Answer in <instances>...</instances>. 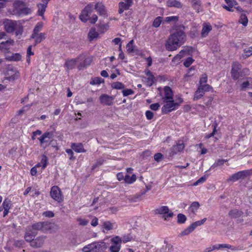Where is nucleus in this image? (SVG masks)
Wrapping results in <instances>:
<instances>
[{
    "mask_svg": "<svg viewBox=\"0 0 252 252\" xmlns=\"http://www.w3.org/2000/svg\"><path fill=\"white\" fill-rule=\"evenodd\" d=\"M185 148L184 144L181 141H179L176 145L173 146L170 149V155L174 156L178 152L182 151Z\"/></svg>",
    "mask_w": 252,
    "mask_h": 252,
    "instance_id": "obj_13",
    "label": "nucleus"
},
{
    "mask_svg": "<svg viewBox=\"0 0 252 252\" xmlns=\"http://www.w3.org/2000/svg\"><path fill=\"white\" fill-rule=\"evenodd\" d=\"M38 7V15L41 16L43 17L44 13L46 10V8L47 7L46 5L43 4L41 3H39L37 4Z\"/></svg>",
    "mask_w": 252,
    "mask_h": 252,
    "instance_id": "obj_33",
    "label": "nucleus"
},
{
    "mask_svg": "<svg viewBox=\"0 0 252 252\" xmlns=\"http://www.w3.org/2000/svg\"><path fill=\"white\" fill-rule=\"evenodd\" d=\"M225 161H226V160L225 159H219L213 164L212 167L215 168L218 166L222 165Z\"/></svg>",
    "mask_w": 252,
    "mask_h": 252,
    "instance_id": "obj_54",
    "label": "nucleus"
},
{
    "mask_svg": "<svg viewBox=\"0 0 252 252\" xmlns=\"http://www.w3.org/2000/svg\"><path fill=\"white\" fill-rule=\"evenodd\" d=\"M16 21L11 20H6L3 22L4 28L6 32L12 33L14 32V27L16 23Z\"/></svg>",
    "mask_w": 252,
    "mask_h": 252,
    "instance_id": "obj_11",
    "label": "nucleus"
},
{
    "mask_svg": "<svg viewBox=\"0 0 252 252\" xmlns=\"http://www.w3.org/2000/svg\"><path fill=\"white\" fill-rule=\"evenodd\" d=\"M194 62V60L191 58H188L184 62V65L186 67H189Z\"/></svg>",
    "mask_w": 252,
    "mask_h": 252,
    "instance_id": "obj_52",
    "label": "nucleus"
},
{
    "mask_svg": "<svg viewBox=\"0 0 252 252\" xmlns=\"http://www.w3.org/2000/svg\"><path fill=\"white\" fill-rule=\"evenodd\" d=\"M154 212L156 214L162 215V218L165 220L173 216V213L170 211L169 208L166 206H160L155 209Z\"/></svg>",
    "mask_w": 252,
    "mask_h": 252,
    "instance_id": "obj_3",
    "label": "nucleus"
},
{
    "mask_svg": "<svg viewBox=\"0 0 252 252\" xmlns=\"http://www.w3.org/2000/svg\"><path fill=\"white\" fill-rule=\"evenodd\" d=\"M155 77L154 76L148 77L146 80V83L148 86H151L154 83Z\"/></svg>",
    "mask_w": 252,
    "mask_h": 252,
    "instance_id": "obj_56",
    "label": "nucleus"
},
{
    "mask_svg": "<svg viewBox=\"0 0 252 252\" xmlns=\"http://www.w3.org/2000/svg\"><path fill=\"white\" fill-rule=\"evenodd\" d=\"M161 22L162 18L160 16L157 17L154 20L152 26L154 27L158 28L160 25Z\"/></svg>",
    "mask_w": 252,
    "mask_h": 252,
    "instance_id": "obj_44",
    "label": "nucleus"
},
{
    "mask_svg": "<svg viewBox=\"0 0 252 252\" xmlns=\"http://www.w3.org/2000/svg\"><path fill=\"white\" fill-rule=\"evenodd\" d=\"M131 6L130 5H128V3L121 1L119 3V13L120 14H122L124 10L129 9V7Z\"/></svg>",
    "mask_w": 252,
    "mask_h": 252,
    "instance_id": "obj_28",
    "label": "nucleus"
},
{
    "mask_svg": "<svg viewBox=\"0 0 252 252\" xmlns=\"http://www.w3.org/2000/svg\"><path fill=\"white\" fill-rule=\"evenodd\" d=\"M47 161H48L47 157L44 155H42V158H41V159L40 161V163H41L42 167L43 169L45 168V167H46L47 164Z\"/></svg>",
    "mask_w": 252,
    "mask_h": 252,
    "instance_id": "obj_47",
    "label": "nucleus"
},
{
    "mask_svg": "<svg viewBox=\"0 0 252 252\" xmlns=\"http://www.w3.org/2000/svg\"><path fill=\"white\" fill-rule=\"evenodd\" d=\"M250 171L249 170H243L238 172L229 177L227 179L228 182H235L240 179H243L249 175Z\"/></svg>",
    "mask_w": 252,
    "mask_h": 252,
    "instance_id": "obj_7",
    "label": "nucleus"
},
{
    "mask_svg": "<svg viewBox=\"0 0 252 252\" xmlns=\"http://www.w3.org/2000/svg\"><path fill=\"white\" fill-rule=\"evenodd\" d=\"M93 7V5L91 4H88L87 5L83 10L82 11L81 15L83 16H85L86 17L89 18L90 14L92 11V8Z\"/></svg>",
    "mask_w": 252,
    "mask_h": 252,
    "instance_id": "obj_30",
    "label": "nucleus"
},
{
    "mask_svg": "<svg viewBox=\"0 0 252 252\" xmlns=\"http://www.w3.org/2000/svg\"><path fill=\"white\" fill-rule=\"evenodd\" d=\"M252 81V78H248L247 80L244 82L243 83L242 85V87L243 88H246L248 87H250V81Z\"/></svg>",
    "mask_w": 252,
    "mask_h": 252,
    "instance_id": "obj_62",
    "label": "nucleus"
},
{
    "mask_svg": "<svg viewBox=\"0 0 252 252\" xmlns=\"http://www.w3.org/2000/svg\"><path fill=\"white\" fill-rule=\"evenodd\" d=\"M136 176L134 174L131 176L126 175L125 177L124 180L126 183L130 184L134 183L136 180Z\"/></svg>",
    "mask_w": 252,
    "mask_h": 252,
    "instance_id": "obj_34",
    "label": "nucleus"
},
{
    "mask_svg": "<svg viewBox=\"0 0 252 252\" xmlns=\"http://www.w3.org/2000/svg\"><path fill=\"white\" fill-rule=\"evenodd\" d=\"M14 41L12 39L7 40L5 42H2L0 43V51L4 52H8L10 46L14 45Z\"/></svg>",
    "mask_w": 252,
    "mask_h": 252,
    "instance_id": "obj_15",
    "label": "nucleus"
},
{
    "mask_svg": "<svg viewBox=\"0 0 252 252\" xmlns=\"http://www.w3.org/2000/svg\"><path fill=\"white\" fill-rule=\"evenodd\" d=\"M150 189V188L148 187V186H146V189L144 191H141L140 193L139 194H137L134 198L136 199H139L141 196L144 195V194H146V193L149 191V190ZM135 201H137V200H135Z\"/></svg>",
    "mask_w": 252,
    "mask_h": 252,
    "instance_id": "obj_53",
    "label": "nucleus"
},
{
    "mask_svg": "<svg viewBox=\"0 0 252 252\" xmlns=\"http://www.w3.org/2000/svg\"><path fill=\"white\" fill-rule=\"evenodd\" d=\"M160 107V105L158 103H156L152 104L150 105V108L153 110H158Z\"/></svg>",
    "mask_w": 252,
    "mask_h": 252,
    "instance_id": "obj_64",
    "label": "nucleus"
},
{
    "mask_svg": "<svg viewBox=\"0 0 252 252\" xmlns=\"http://www.w3.org/2000/svg\"><path fill=\"white\" fill-rule=\"evenodd\" d=\"M104 160L102 158L98 159L96 163L93 166V169H94L102 165L103 163Z\"/></svg>",
    "mask_w": 252,
    "mask_h": 252,
    "instance_id": "obj_61",
    "label": "nucleus"
},
{
    "mask_svg": "<svg viewBox=\"0 0 252 252\" xmlns=\"http://www.w3.org/2000/svg\"><path fill=\"white\" fill-rule=\"evenodd\" d=\"M133 43V40H131L126 45V51L128 53H131L133 52L134 47Z\"/></svg>",
    "mask_w": 252,
    "mask_h": 252,
    "instance_id": "obj_41",
    "label": "nucleus"
},
{
    "mask_svg": "<svg viewBox=\"0 0 252 252\" xmlns=\"http://www.w3.org/2000/svg\"><path fill=\"white\" fill-rule=\"evenodd\" d=\"M225 1L229 7H235V6L237 4L235 0H225Z\"/></svg>",
    "mask_w": 252,
    "mask_h": 252,
    "instance_id": "obj_59",
    "label": "nucleus"
},
{
    "mask_svg": "<svg viewBox=\"0 0 252 252\" xmlns=\"http://www.w3.org/2000/svg\"><path fill=\"white\" fill-rule=\"evenodd\" d=\"M65 152L69 155V159L73 160L75 159V157H73V152L72 149H67L65 150Z\"/></svg>",
    "mask_w": 252,
    "mask_h": 252,
    "instance_id": "obj_63",
    "label": "nucleus"
},
{
    "mask_svg": "<svg viewBox=\"0 0 252 252\" xmlns=\"http://www.w3.org/2000/svg\"><path fill=\"white\" fill-rule=\"evenodd\" d=\"M77 60L79 62L78 68L79 69H82L90 65L93 61V57H89L86 58L84 54H82L78 56Z\"/></svg>",
    "mask_w": 252,
    "mask_h": 252,
    "instance_id": "obj_5",
    "label": "nucleus"
},
{
    "mask_svg": "<svg viewBox=\"0 0 252 252\" xmlns=\"http://www.w3.org/2000/svg\"><path fill=\"white\" fill-rule=\"evenodd\" d=\"M245 56L247 58L252 55V46L244 50Z\"/></svg>",
    "mask_w": 252,
    "mask_h": 252,
    "instance_id": "obj_57",
    "label": "nucleus"
},
{
    "mask_svg": "<svg viewBox=\"0 0 252 252\" xmlns=\"http://www.w3.org/2000/svg\"><path fill=\"white\" fill-rule=\"evenodd\" d=\"M46 236H39L31 242V246L33 248H40L44 244Z\"/></svg>",
    "mask_w": 252,
    "mask_h": 252,
    "instance_id": "obj_16",
    "label": "nucleus"
},
{
    "mask_svg": "<svg viewBox=\"0 0 252 252\" xmlns=\"http://www.w3.org/2000/svg\"><path fill=\"white\" fill-rule=\"evenodd\" d=\"M243 212L237 209L232 210L230 211L228 214L229 216L234 218H239L241 216Z\"/></svg>",
    "mask_w": 252,
    "mask_h": 252,
    "instance_id": "obj_32",
    "label": "nucleus"
},
{
    "mask_svg": "<svg viewBox=\"0 0 252 252\" xmlns=\"http://www.w3.org/2000/svg\"><path fill=\"white\" fill-rule=\"evenodd\" d=\"M207 82V76L206 74H203L200 77L199 80V85H204L206 84V82Z\"/></svg>",
    "mask_w": 252,
    "mask_h": 252,
    "instance_id": "obj_58",
    "label": "nucleus"
},
{
    "mask_svg": "<svg viewBox=\"0 0 252 252\" xmlns=\"http://www.w3.org/2000/svg\"><path fill=\"white\" fill-rule=\"evenodd\" d=\"M111 242L113 245L121 246L122 240L119 236H117L111 239Z\"/></svg>",
    "mask_w": 252,
    "mask_h": 252,
    "instance_id": "obj_39",
    "label": "nucleus"
},
{
    "mask_svg": "<svg viewBox=\"0 0 252 252\" xmlns=\"http://www.w3.org/2000/svg\"><path fill=\"white\" fill-rule=\"evenodd\" d=\"M5 59L9 61H19L21 59V56L19 53L12 54L11 55L6 56Z\"/></svg>",
    "mask_w": 252,
    "mask_h": 252,
    "instance_id": "obj_29",
    "label": "nucleus"
},
{
    "mask_svg": "<svg viewBox=\"0 0 252 252\" xmlns=\"http://www.w3.org/2000/svg\"><path fill=\"white\" fill-rule=\"evenodd\" d=\"M25 5V3L22 1L17 0L15 1L13 3L14 11L15 13L18 15L21 11V9L23 8Z\"/></svg>",
    "mask_w": 252,
    "mask_h": 252,
    "instance_id": "obj_21",
    "label": "nucleus"
},
{
    "mask_svg": "<svg viewBox=\"0 0 252 252\" xmlns=\"http://www.w3.org/2000/svg\"><path fill=\"white\" fill-rule=\"evenodd\" d=\"M48 223L46 222H38L32 225L33 230H42L44 231L47 229Z\"/></svg>",
    "mask_w": 252,
    "mask_h": 252,
    "instance_id": "obj_17",
    "label": "nucleus"
},
{
    "mask_svg": "<svg viewBox=\"0 0 252 252\" xmlns=\"http://www.w3.org/2000/svg\"><path fill=\"white\" fill-rule=\"evenodd\" d=\"M166 5L168 7H174L177 8H180L182 7L181 3L177 0H167Z\"/></svg>",
    "mask_w": 252,
    "mask_h": 252,
    "instance_id": "obj_24",
    "label": "nucleus"
},
{
    "mask_svg": "<svg viewBox=\"0 0 252 252\" xmlns=\"http://www.w3.org/2000/svg\"><path fill=\"white\" fill-rule=\"evenodd\" d=\"M30 38L34 40L33 46H35L46 38V34L45 33L32 34Z\"/></svg>",
    "mask_w": 252,
    "mask_h": 252,
    "instance_id": "obj_14",
    "label": "nucleus"
},
{
    "mask_svg": "<svg viewBox=\"0 0 252 252\" xmlns=\"http://www.w3.org/2000/svg\"><path fill=\"white\" fill-rule=\"evenodd\" d=\"M32 12V10L31 8L26 7L25 5L21 9V11L19 13L18 15H28Z\"/></svg>",
    "mask_w": 252,
    "mask_h": 252,
    "instance_id": "obj_43",
    "label": "nucleus"
},
{
    "mask_svg": "<svg viewBox=\"0 0 252 252\" xmlns=\"http://www.w3.org/2000/svg\"><path fill=\"white\" fill-rule=\"evenodd\" d=\"M108 24H100L99 25V30L101 32H104L109 29Z\"/></svg>",
    "mask_w": 252,
    "mask_h": 252,
    "instance_id": "obj_46",
    "label": "nucleus"
},
{
    "mask_svg": "<svg viewBox=\"0 0 252 252\" xmlns=\"http://www.w3.org/2000/svg\"><path fill=\"white\" fill-rule=\"evenodd\" d=\"M190 2L193 8L197 12H199L201 8L200 1L199 0H190Z\"/></svg>",
    "mask_w": 252,
    "mask_h": 252,
    "instance_id": "obj_31",
    "label": "nucleus"
},
{
    "mask_svg": "<svg viewBox=\"0 0 252 252\" xmlns=\"http://www.w3.org/2000/svg\"><path fill=\"white\" fill-rule=\"evenodd\" d=\"M111 87L113 89L121 90L125 88V85L121 82H114L111 84Z\"/></svg>",
    "mask_w": 252,
    "mask_h": 252,
    "instance_id": "obj_38",
    "label": "nucleus"
},
{
    "mask_svg": "<svg viewBox=\"0 0 252 252\" xmlns=\"http://www.w3.org/2000/svg\"><path fill=\"white\" fill-rule=\"evenodd\" d=\"M50 195L54 200L60 203L63 200V197L60 188L57 186H54L51 188Z\"/></svg>",
    "mask_w": 252,
    "mask_h": 252,
    "instance_id": "obj_4",
    "label": "nucleus"
},
{
    "mask_svg": "<svg viewBox=\"0 0 252 252\" xmlns=\"http://www.w3.org/2000/svg\"><path fill=\"white\" fill-rule=\"evenodd\" d=\"M10 201L8 199H5L2 205V208L4 210H9L10 209Z\"/></svg>",
    "mask_w": 252,
    "mask_h": 252,
    "instance_id": "obj_49",
    "label": "nucleus"
},
{
    "mask_svg": "<svg viewBox=\"0 0 252 252\" xmlns=\"http://www.w3.org/2000/svg\"><path fill=\"white\" fill-rule=\"evenodd\" d=\"M193 229L190 225L188 228L185 229L184 231H183L179 235V236H183L185 235H188L189 234H190L191 232L193 231Z\"/></svg>",
    "mask_w": 252,
    "mask_h": 252,
    "instance_id": "obj_42",
    "label": "nucleus"
},
{
    "mask_svg": "<svg viewBox=\"0 0 252 252\" xmlns=\"http://www.w3.org/2000/svg\"><path fill=\"white\" fill-rule=\"evenodd\" d=\"M198 88H201L200 90L204 94L206 92H209L212 90V87L208 84L199 85Z\"/></svg>",
    "mask_w": 252,
    "mask_h": 252,
    "instance_id": "obj_40",
    "label": "nucleus"
},
{
    "mask_svg": "<svg viewBox=\"0 0 252 252\" xmlns=\"http://www.w3.org/2000/svg\"><path fill=\"white\" fill-rule=\"evenodd\" d=\"M122 93L124 96H126L134 94L133 91L131 89L124 90L123 91Z\"/></svg>",
    "mask_w": 252,
    "mask_h": 252,
    "instance_id": "obj_60",
    "label": "nucleus"
},
{
    "mask_svg": "<svg viewBox=\"0 0 252 252\" xmlns=\"http://www.w3.org/2000/svg\"><path fill=\"white\" fill-rule=\"evenodd\" d=\"M177 218H178V222L179 223H183L186 221V220H187V218H186V217L185 216V215H184L182 214H178Z\"/></svg>",
    "mask_w": 252,
    "mask_h": 252,
    "instance_id": "obj_50",
    "label": "nucleus"
},
{
    "mask_svg": "<svg viewBox=\"0 0 252 252\" xmlns=\"http://www.w3.org/2000/svg\"><path fill=\"white\" fill-rule=\"evenodd\" d=\"M70 146L71 149L77 153H85L86 152L81 143H72Z\"/></svg>",
    "mask_w": 252,
    "mask_h": 252,
    "instance_id": "obj_20",
    "label": "nucleus"
},
{
    "mask_svg": "<svg viewBox=\"0 0 252 252\" xmlns=\"http://www.w3.org/2000/svg\"><path fill=\"white\" fill-rule=\"evenodd\" d=\"M77 61V58L66 60L64 65L67 69H72L75 67Z\"/></svg>",
    "mask_w": 252,
    "mask_h": 252,
    "instance_id": "obj_27",
    "label": "nucleus"
},
{
    "mask_svg": "<svg viewBox=\"0 0 252 252\" xmlns=\"http://www.w3.org/2000/svg\"><path fill=\"white\" fill-rule=\"evenodd\" d=\"M42 28L43 23L42 22H38L33 30L32 34L40 33V32L42 30Z\"/></svg>",
    "mask_w": 252,
    "mask_h": 252,
    "instance_id": "obj_36",
    "label": "nucleus"
},
{
    "mask_svg": "<svg viewBox=\"0 0 252 252\" xmlns=\"http://www.w3.org/2000/svg\"><path fill=\"white\" fill-rule=\"evenodd\" d=\"M98 35V32L94 29H91L88 33V37L90 40H93Z\"/></svg>",
    "mask_w": 252,
    "mask_h": 252,
    "instance_id": "obj_35",
    "label": "nucleus"
},
{
    "mask_svg": "<svg viewBox=\"0 0 252 252\" xmlns=\"http://www.w3.org/2000/svg\"><path fill=\"white\" fill-rule=\"evenodd\" d=\"M53 137L54 133L48 131L44 132L38 139L40 141L41 146H43L44 145L47 146L50 144V142L53 139Z\"/></svg>",
    "mask_w": 252,
    "mask_h": 252,
    "instance_id": "obj_6",
    "label": "nucleus"
},
{
    "mask_svg": "<svg viewBox=\"0 0 252 252\" xmlns=\"http://www.w3.org/2000/svg\"><path fill=\"white\" fill-rule=\"evenodd\" d=\"M77 220L79 224L82 226H86L89 222V221L87 220L81 218H78Z\"/></svg>",
    "mask_w": 252,
    "mask_h": 252,
    "instance_id": "obj_55",
    "label": "nucleus"
},
{
    "mask_svg": "<svg viewBox=\"0 0 252 252\" xmlns=\"http://www.w3.org/2000/svg\"><path fill=\"white\" fill-rule=\"evenodd\" d=\"M212 30V26L209 23H204L201 32V36L202 37H206Z\"/></svg>",
    "mask_w": 252,
    "mask_h": 252,
    "instance_id": "obj_19",
    "label": "nucleus"
},
{
    "mask_svg": "<svg viewBox=\"0 0 252 252\" xmlns=\"http://www.w3.org/2000/svg\"><path fill=\"white\" fill-rule=\"evenodd\" d=\"M163 102L166 103V104L162 106L161 110L162 113L164 114H167L171 112L179 106V104L175 102L173 100Z\"/></svg>",
    "mask_w": 252,
    "mask_h": 252,
    "instance_id": "obj_8",
    "label": "nucleus"
},
{
    "mask_svg": "<svg viewBox=\"0 0 252 252\" xmlns=\"http://www.w3.org/2000/svg\"><path fill=\"white\" fill-rule=\"evenodd\" d=\"M185 37V33L182 30H177L170 34L166 40L165 44L166 49L169 51L176 50L184 43Z\"/></svg>",
    "mask_w": 252,
    "mask_h": 252,
    "instance_id": "obj_1",
    "label": "nucleus"
},
{
    "mask_svg": "<svg viewBox=\"0 0 252 252\" xmlns=\"http://www.w3.org/2000/svg\"><path fill=\"white\" fill-rule=\"evenodd\" d=\"M121 246L113 245L110 246L109 251L110 252H119L121 249Z\"/></svg>",
    "mask_w": 252,
    "mask_h": 252,
    "instance_id": "obj_51",
    "label": "nucleus"
},
{
    "mask_svg": "<svg viewBox=\"0 0 252 252\" xmlns=\"http://www.w3.org/2000/svg\"><path fill=\"white\" fill-rule=\"evenodd\" d=\"M213 248L214 249V250H218L222 248L229 249L232 250V251H237L239 250L237 248L232 246L230 245L227 244L215 245H213Z\"/></svg>",
    "mask_w": 252,
    "mask_h": 252,
    "instance_id": "obj_23",
    "label": "nucleus"
},
{
    "mask_svg": "<svg viewBox=\"0 0 252 252\" xmlns=\"http://www.w3.org/2000/svg\"><path fill=\"white\" fill-rule=\"evenodd\" d=\"M199 203L198 202L195 201L191 203L190 208L192 213H195L199 207Z\"/></svg>",
    "mask_w": 252,
    "mask_h": 252,
    "instance_id": "obj_45",
    "label": "nucleus"
},
{
    "mask_svg": "<svg viewBox=\"0 0 252 252\" xmlns=\"http://www.w3.org/2000/svg\"><path fill=\"white\" fill-rule=\"evenodd\" d=\"M239 22L242 24L244 26H246L248 22V19L245 14H241L239 20Z\"/></svg>",
    "mask_w": 252,
    "mask_h": 252,
    "instance_id": "obj_48",
    "label": "nucleus"
},
{
    "mask_svg": "<svg viewBox=\"0 0 252 252\" xmlns=\"http://www.w3.org/2000/svg\"><path fill=\"white\" fill-rule=\"evenodd\" d=\"M164 96L163 97V101H168L169 100H173V94L171 89L168 87L166 86L164 89Z\"/></svg>",
    "mask_w": 252,
    "mask_h": 252,
    "instance_id": "obj_18",
    "label": "nucleus"
},
{
    "mask_svg": "<svg viewBox=\"0 0 252 252\" xmlns=\"http://www.w3.org/2000/svg\"><path fill=\"white\" fill-rule=\"evenodd\" d=\"M107 248L106 243L100 241L86 246L83 248L82 251L83 252H101Z\"/></svg>",
    "mask_w": 252,
    "mask_h": 252,
    "instance_id": "obj_2",
    "label": "nucleus"
},
{
    "mask_svg": "<svg viewBox=\"0 0 252 252\" xmlns=\"http://www.w3.org/2000/svg\"><path fill=\"white\" fill-rule=\"evenodd\" d=\"M95 9L99 13V15L105 16L106 11L104 5L102 3L97 2L95 5Z\"/></svg>",
    "mask_w": 252,
    "mask_h": 252,
    "instance_id": "obj_25",
    "label": "nucleus"
},
{
    "mask_svg": "<svg viewBox=\"0 0 252 252\" xmlns=\"http://www.w3.org/2000/svg\"><path fill=\"white\" fill-rule=\"evenodd\" d=\"M241 68V64L238 62L233 63L231 69V76L234 80H237L240 77L239 70Z\"/></svg>",
    "mask_w": 252,
    "mask_h": 252,
    "instance_id": "obj_10",
    "label": "nucleus"
},
{
    "mask_svg": "<svg viewBox=\"0 0 252 252\" xmlns=\"http://www.w3.org/2000/svg\"><path fill=\"white\" fill-rule=\"evenodd\" d=\"M114 98L112 96H109L106 94H103L99 97L100 103L105 105H111Z\"/></svg>",
    "mask_w": 252,
    "mask_h": 252,
    "instance_id": "obj_12",
    "label": "nucleus"
},
{
    "mask_svg": "<svg viewBox=\"0 0 252 252\" xmlns=\"http://www.w3.org/2000/svg\"><path fill=\"white\" fill-rule=\"evenodd\" d=\"M36 234V232H35L30 228H29V230L25 233V239L26 241L30 242L31 244V242L34 240L33 238Z\"/></svg>",
    "mask_w": 252,
    "mask_h": 252,
    "instance_id": "obj_22",
    "label": "nucleus"
},
{
    "mask_svg": "<svg viewBox=\"0 0 252 252\" xmlns=\"http://www.w3.org/2000/svg\"><path fill=\"white\" fill-rule=\"evenodd\" d=\"M201 89V88H198L197 91L195 92L193 97V99L194 100H197L201 98L204 94V93L200 90Z\"/></svg>",
    "mask_w": 252,
    "mask_h": 252,
    "instance_id": "obj_37",
    "label": "nucleus"
},
{
    "mask_svg": "<svg viewBox=\"0 0 252 252\" xmlns=\"http://www.w3.org/2000/svg\"><path fill=\"white\" fill-rule=\"evenodd\" d=\"M102 232L104 233H107L108 231L112 230L117 227V225L115 222H112L109 220H106L103 222L102 223Z\"/></svg>",
    "mask_w": 252,
    "mask_h": 252,
    "instance_id": "obj_9",
    "label": "nucleus"
},
{
    "mask_svg": "<svg viewBox=\"0 0 252 252\" xmlns=\"http://www.w3.org/2000/svg\"><path fill=\"white\" fill-rule=\"evenodd\" d=\"M14 31L17 36H21L23 32V27L19 21H17L14 27Z\"/></svg>",
    "mask_w": 252,
    "mask_h": 252,
    "instance_id": "obj_26",
    "label": "nucleus"
}]
</instances>
